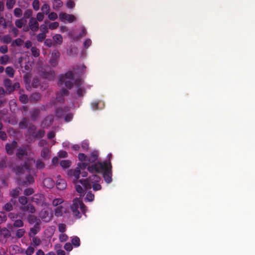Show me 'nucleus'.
<instances>
[{
    "mask_svg": "<svg viewBox=\"0 0 255 255\" xmlns=\"http://www.w3.org/2000/svg\"><path fill=\"white\" fill-rule=\"evenodd\" d=\"M112 166L111 162H108L107 160L103 162H98L89 166L88 170L91 173H102L105 181L107 183L112 181Z\"/></svg>",
    "mask_w": 255,
    "mask_h": 255,
    "instance_id": "1",
    "label": "nucleus"
},
{
    "mask_svg": "<svg viewBox=\"0 0 255 255\" xmlns=\"http://www.w3.org/2000/svg\"><path fill=\"white\" fill-rule=\"evenodd\" d=\"M30 166L25 162L23 164L18 165L14 168V171L16 173L17 177H20V176L24 173L25 170H29Z\"/></svg>",
    "mask_w": 255,
    "mask_h": 255,
    "instance_id": "2",
    "label": "nucleus"
},
{
    "mask_svg": "<svg viewBox=\"0 0 255 255\" xmlns=\"http://www.w3.org/2000/svg\"><path fill=\"white\" fill-rule=\"evenodd\" d=\"M18 183L21 186H25L28 184H31L34 182V179L33 177L29 174L25 177V180H22L21 177H17Z\"/></svg>",
    "mask_w": 255,
    "mask_h": 255,
    "instance_id": "3",
    "label": "nucleus"
},
{
    "mask_svg": "<svg viewBox=\"0 0 255 255\" xmlns=\"http://www.w3.org/2000/svg\"><path fill=\"white\" fill-rule=\"evenodd\" d=\"M28 26L30 29L33 33L37 31L39 29V25L38 22L35 17H31L28 21Z\"/></svg>",
    "mask_w": 255,
    "mask_h": 255,
    "instance_id": "4",
    "label": "nucleus"
},
{
    "mask_svg": "<svg viewBox=\"0 0 255 255\" xmlns=\"http://www.w3.org/2000/svg\"><path fill=\"white\" fill-rule=\"evenodd\" d=\"M81 171L79 167H77L75 169H70L68 172V175L71 177H74L73 182L78 181V180L80 177Z\"/></svg>",
    "mask_w": 255,
    "mask_h": 255,
    "instance_id": "5",
    "label": "nucleus"
},
{
    "mask_svg": "<svg viewBox=\"0 0 255 255\" xmlns=\"http://www.w3.org/2000/svg\"><path fill=\"white\" fill-rule=\"evenodd\" d=\"M68 94V91L63 88L59 92L57 93L55 98L56 99L57 102H58L59 104L62 105L65 101L64 96H67Z\"/></svg>",
    "mask_w": 255,
    "mask_h": 255,
    "instance_id": "6",
    "label": "nucleus"
},
{
    "mask_svg": "<svg viewBox=\"0 0 255 255\" xmlns=\"http://www.w3.org/2000/svg\"><path fill=\"white\" fill-rule=\"evenodd\" d=\"M59 19L61 21L66 20L69 23H71L76 20V17L73 14H67L65 12H61L59 14Z\"/></svg>",
    "mask_w": 255,
    "mask_h": 255,
    "instance_id": "7",
    "label": "nucleus"
},
{
    "mask_svg": "<svg viewBox=\"0 0 255 255\" xmlns=\"http://www.w3.org/2000/svg\"><path fill=\"white\" fill-rule=\"evenodd\" d=\"M73 74L72 71H69L65 74V75H61L59 76L58 84L59 86H62L65 80H67L66 79L68 80H71L73 79Z\"/></svg>",
    "mask_w": 255,
    "mask_h": 255,
    "instance_id": "8",
    "label": "nucleus"
},
{
    "mask_svg": "<svg viewBox=\"0 0 255 255\" xmlns=\"http://www.w3.org/2000/svg\"><path fill=\"white\" fill-rule=\"evenodd\" d=\"M60 56V53L58 51H55L52 53L51 57L50 60V63L52 66L55 67L58 64V60Z\"/></svg>",
    "mask_w": 255,
    "mask_h": 255,
    "instance_id": "9",
    "label": "nucleus"
},
{
    "mask_svg": "<svg viewBox=\"0 0 255 255\" xmlns=\"http://www.w3.org/2000/svg\"><path fill=\"white\" fill-rule=\"evenodd\" d=\"M54 118L52 115H49L45 118L41 123V127L43 128L50 127L53 123Z\"/></svg>",
    "mask_w": 255,
    "mask_h": 255,
    "instance_id": "10",
    "label": "nucleus"
},
{
    "mask_svg": "<svg viewBox=\"0 0 255 255\" xmlns=\"http://www.w3.org/2000/svg\"><path fill=\"white\" fill-rule=\"evenodd\" d=\"M17 143L16 141L13 140L11 144L7 143L5 145V150L7 154L11 155L13 154V150L16 147Z\"/></svg>",
    "mask_w": 255,
    "mask_h": 255,
    "instance_id": "11",
    "label": "nucleus"
},
{
    "mask_svg": "<svg viewBox=\"0 0 255 255\" xmlns=\"http://www.w3.org/2000/svg\"><path fill=\"white\" fill-rule=\"evenodd\" d=\"M57 178L58 179L56 184L57 188L61 190L65 189L67 186L66 181L64 179L61 178L60 175L58 176Z\"/></svg>",
    "mask_w": 255,
    "mask_h": 255,
    "instance_id": "12",
    "label": "nucleus"
},
{
    "mask_svg": "<svg viewBox=\"0 0 255 255\" xmlns=\"http://www.w3.org/2000/svg\"><path fill=\"white\" fill-rule=\"evenodd\" d=\"M40 224H37L36 225H34L33 227L30 228L28 233L29 237L35 236V235L40 231Z\"/></svg>",
    "mask_w": 255,
    "mask_h": 255,
    "instance_id": "13",
    "label": "nucleus"
},
{
    "mask_svg": "<svg viewBox=\"0 0 255 255\" xmlns=\"http://www.w3.org/2000/svg\"><path fill=\"white\" fill-rule=\"evenodd\" d=\"M28 223L31 224L36 225L37 224H41V222L40 220L36 216L32 215H30L27 217Z\"/></svg>",
    "mask_w": 255,
    "mask_h": 255,
    "instance_id": "14",
    "label": "nucleus"
},
{
    "mask_svg": "<svg viewBox=\"0 0 255 255\" xmlns=\"http://www.w3.org/2000/svg\"><path fill=\"white\" fill-rule=\"evenodd\" d=\"M68 107L64 108H57L56 110V116L58 118H61L68 111Z\"/></svg>",
    "mask_w": 255,
    "mask_h": 255,
    "instance_id": "15",
    "label": "nucleus"
},
{
    "mask_svg": "<svg viewBox=\"0 0 255 255\" xmlns=\"http://www.w3.org/2000/svg\"><path fill=\"white\" fill-rule=\"evenodd\" d=\"M44 185L47 188H51L54 187L55 182L54 180L50 178H46L43 181Z\"/></svg>",
    "mask_w": 255,
    "mask_h": 255,
    "instance_id": "16",
    "label": "nucleus"
},
{
    "mask_svg": "<svg viewBox=\"0 0 255 255\" xmlns=\"http://www.w3.org/2000/svg\"><path fill=\"white\" fill-rule=\"evenodd\" d=\"M70 208L74 216H75L77 219L81 218V214L78 210L79 208L77 207L74 202L71 205Z\"/></svg>",
    "mask_w": 255,
    "mask_h": 255,
    "instance_id": "17",
    "label": "nucleus"
},
{
    "mask_svg": "<svg viewBox=\"0 0 255 255\" xmlns=\"http://www.w3.org/2000/svg\"><path fill=\"white\" fill-rule=\"evenodd\" d=\"M79 182L83 185L85 190L91 188V184L92 183L89 181V180L88 178H86L85 179H81L79 180Z\"/></svg>",
    "mask_w": 255,
    "mask_h": 255,
    "instance_id": "18",
    "label": "nucleus"
},
{
    "mask_svg": "<svg viewBox=\"0 0 255 255\" xmlns=\"http://www.w3.org/2000/svg\"><path fill=\"white\" fill-rule=\"evenodd\" d=\"M27 152L25 148L17 149L16 156L17 158L21 159L25 155H27Z\"/></svg>",
    "mask_w": 255,
    "mask_h": 255,
    "instance_id": "19",
    "label": "nucleus"
},
{
    "mask_svg": "<svg viewBox=\"0 0 255 255\" xmlns=\"http://www.w3.org/2000/svg\"><path fill=\"white\" fill-rule=\"evenodd\" d=\"M65 212V209L62 205L58 206L55 209V215L57 217L62 216Z\"/></svg>",
    "mask_w": 255,
    "mask_h": 255,
    "instance_id": "20",
    "label": "nucleus"
},
{
    "mask_svg": "<svg viewBox=\"0 0 255 255\" xmlns=\"http://www.w3.org/2000/svg\"><path fill=\"white\" fill-rule=\"evenodd\" d=\"M40 114V110L38 108H34L30 112L31 118L33 120H35L38 117Z\"/></svg>",
    "mask_w": 255,
    "mask_h": 255,
    "instance_id": "21",
    "label": "nucleus"
},
{
    "mask_svg": "<svg viewBox=\"0 0 255 255\" xmlns=\"http://www.w3.org/2000/svg\"><path fill=\"white\" fill-rule=\"evenodd\" d=\"M73 202L75 204L78 208L80 209L82 212L84 213L85 212V210L86 207L82 201L79 200L78 199H76L73 201Z\"/></svg>",
    "mask_w": 255,
    "mask_h": 255,
    "instance_id": "22",
    "label": "nucleus"
},
{
    "mask_svg": "<svg viewBox=\"0 0 255 255\" xmlns=\"http://www.w3.org/2000/svg\"><path fill=\"white\" fill-rule=\"evenodd\" d=\"M21 209L23 211H27L31 214H33L35 212V207L32 204L30 203L28 204L27 205L22 207Z\"/></svg>",
    "mask_w": 255,
    "mask_h": 255,
    "instance_id": "23",
    "label": "nucleus"
},
{
    "mask_svg": "<svg viewBox=\"0 0 255 255\" xmlns=\"http://www.w3.org/2000/svg\"><path fill=\"white\" fill-rule=\"evenodd\" d=\"M26 19H24L23 18H21L15 20V25L17 27L21 28L23 26L26 24Z\"/></svg>",
    "mask_w": 255,
    "mask_h": 255,
    "instance_id": "24",
    "label": "nucleus"
},
{
    "mask_svg": "<svg viewBox=\"0 0 255 255\" xmlns=\"http://www.w3.org/2000/svg\"><path fill=\"white\" fill-rule=\"evenodd\" d=\"M98 157V154L97 151H93L91 153L88 160L90 163H93L95 162Z\"/></svg>",
    "mask_w": 255,
    "mask_h": 255,
    "instance_id": "25",
    "label": "nucleus"
},
{
    "mask_svg": "<svg viewBox=\"0 0 255 255\" xmlns=\"http://www.w3.org/2000/svg\"><path fill=\"white\" fill-rule=\"evenodd\" d=\"M79 181L74 182L75 183V188L76 191L80 194V196H84L85 194V191L83 190L81 185L78 184Z\"/></svg>",
    "mask_w": 255,
    "mask_h": 255,
    "instance_id": "26",
    "label": "nucleus"
},
{
    "mask_svg": "<svg viewBox=\"0 0 255 255\" xmlns=\"http://www.w3.org/2000/svg\"><path fill=\"white\" fill-rule=\"evenodd\" d=\"M30 237L32 238V242L31 243V246L33 245L35 247H37L39 246L41 243V241L38 237L36 236H32Z\"/></svg>",
    "mask_w": 255,
    "mask_h": 255,
    "instance_id": "27",
    "label": "nucleus"
},
{
    "mask_svg": "<svg viewBox=\"0 0 255 255\" xmlns=\"http://www.w3.org/2000/svg\"><path fill=\"white\" fill-rule=\"evenodd\" d=\"M41 99V95L39 93H32L30 97V100L32 102H37Z\"/></svg>",
    "mask_w": 255,
    "mask_h": 255,
    "instance_id": "28",
    "label": "nucleus"
},
{
    "mask_svg": "<svg viewBox=\"0 0 255 255\" xmlns=\"http://www.w3.org/2000/svg\"><path fill=\"white\" fill-rule=\"evenodd\" d=\"M88 179L93 184L96 182H99L101 180V178L99 176L93 174L90 176Z\"/></svg>",
    "mask_w": 255,
    "mask_h": 255,
    "instance_id": "29",
    "label": "nucleus"
},
{
    "mask_svg": "<svg viewBox=\"0 0 255 255\" xmlns=\"http://www.w3.org/2000/svg\"><path fill=\"white\" fill-rule=\"evenodd\" d=\"M32 14H33L32 10L31 9H27L24 11V12L23 13V17L22 18H23L24 19H26H26H28V18L30 19L31 17H32Z\"/></svg>",
    "mask_w": 255,
    "mask_h": 255,
    "instance_id": "30",
    "label": "nucleus"
},
{
    "mask_svg": "<svg viewBox=\"0 0 255 255\" xmlns=\"http://www.w3.org/2000/svg\"><path fill=\"white\" fill-rule=\"evenodd\" d=\"M20 190L19 188H16L11 190L10 191V196L12 198H16L19 194Z\"/></svg>",
    "mask_w": 255,
    "mask_h": 255,
    "instance_id": "31",
    "label": "nucleus"
},
{
    "mask_svg": "<svg viewBox=\"0 0 255 255\" xmlns=\"http://www.w3.org/2000/svg\"><path fill=\"white\" fill-rule=\"evenodd\" d=\"M44 135L45 131L42 129H39L36 132H35L34 135H33V138L40 139L42 138Z\"/></svg>",
    "mask_w": 255,
    "mask_h": 255,
    "instance_id": "32",
    "label": "nucleus"
},
{
    "mask_svg": "<svg viewBox=\"0 0 255 255\" xmlns=\"http://www.w3.org/2000/svg\"><path fill=\"white\" fill-rule=\"evenodd\" d=\"M41 10L43 13L47 15L50 12V6L48 4L45 3L41 6Z\"/></svg>",
    "mask_w": 255,
    "mask_h": 255,
    "instance_id": "33",
    "label": "nucleus"
},
{
    "mask_svg": "<svg viewBox=\"0 0 255 255\" xmlns=\"http://www.w3.org/2000/svg\"><path fill=\"white\" fill-rule=\"evenodd\" d=\"M35 163V167L37 169H43L45 167V164L41 160L38 159L36 161L34 160Z\"/></svg>",
    "mask_w": 255,
    "mask_h": 255,
    "instance_id": "34",
    "label": "nucleus"
},
{
    "mask_svg": "<svg viewBox=\"0 0 255 255\" xmlns=\"http://www.w3.org/2000/svg\"><path fill=\"white\" fill-rule=\"evenodd\" d=\"M54 41L57 44H61L63 41V38L61 35L56 34L53 37Z\"/></svg>",
    "mask_w": 255,
    "mask_h": 255,
    "instance_id": "35",
    "label": "nucleus"
},
{
    "mask_svg": "<svg viewBox=\"0 0 255 255\" xmlns=\"http://www.w3.org/2000/svg\"><path fill=\"white\" fill-rule=\"evenodd\" d=\"M5 73L9 77L12 78L14 76V70L12 67L8 66L5 69Z\"/></svg>",
    "mask_w": 255,
    "mask_h": 255,
    "instance_id": "36",
    "label": "nucleus"
},
{
    "mask_svg": "<svg viewBox=\"0 0 255 255\" xmlns=\"http://www.w3.org/2000/svg\"><path fill=\"white\" fill-rule=\"evenodd\" d=\"M71 162L69 160H62L60 162V165L64 168L69 167Z\"/></svg>",
    "mask_w": 255,
    "mask_h": 255,
    "instance_id": "37",
    "label": "nucleus"
},
{
    "mask_svg": "<svg viewBox=\"0 0 255 255\" xmlns=\"http://www.w3.org/2000/svg\"><path fill=\"white\" fill-rule=\"evenodd\" d=\"M72 245H73L75 247H78L80 245V240L79 237L77 236L74 237L72 241Z\"/></svg>",
    "mask_w": 255,
    "mask_h": 255,
    "instance_id": "38",
    "label": "nucleus"
},
{
    "mask_svg": "<svg viewBox=\"0 0 255 255\" xmlns=\"http://www.w3.org/2000/svg\"><path fill=\"white\" fill-rule=\"evenodd\" d=\"M95 195L93 193H92L91 191H89L88 192L85 199V201L91 202L94 200Z\"/></svg>",
    "mask_w": 255,
    "mask_h": 255,
    "instance_id": "39",
    "label": "nucleus"
},
{
    "mask_svg": "<svg viewBox=\"0 0 255 255\" xmlns=\"http://www.w3.org/2000/svg\"><path fill=\"white\" fill-rule=\"evenodd\" d=\"M36 127L34 125H31L29 126L27 128V133L28 134L32 135L33 137V135H34L36 130Z\"/></svg>",
    "mask_w": 255,
    "mask_h": 255,
    "instance_id": "40",
    "label": "nucleus"
},
{
    "mask_svg": "<svg viewBox=\"0 0 255 255\" xmlns=\"http://www.w3.org/2000/svg\"><path fill=\"white\" fill-rule=\"evenodd\" d=\"M9 57L7 55H4L0 57V63L1 64L5 65L9 61Z\"/></svg>",
    "mask_w": 255,
    "mask_h": 255,
    "instance_id": "41",
    "label": "nucleus"
},
{
    "mask_svg": "<svg viewBox=\"0 0 255 255\" xmlns=\"http://www.w3.org/2000/svg\"><path fill=\"white\" fill-rule=\"evenodd\" d=\"M24 225L23 222L21 219H17L14 221L13 226L15 228H21Z\"/></svg>",
    "mask_w": 255,
    "mask_h": 255,
    "instance_id": "42",
    "label": "nucleus"
},
{
    "mask_svg": "<svg viewBox=\"0 0 255 255\" xmlns=\"http://www.w3.org/2000/svg\"><path fill=\"white\" fill-rule=\"evenodd\" d=\"M23 42L24 41L22 39H21V38H18L12 42L11 46H20L22 44Z\"/></svg>",
    "mask_w": 255,
    "mask_h": 255,
    "instance_id": "43",
    "label": "nucleus"
},
{
    "mask_svg": "<svg viewBox=\"0 0 255 255\" xmlns=\"http://www.w3.org/2000/svg\"><path fill=\"white\" fill-rule=\"evenodd\" d=\"M54 8L56 10L59 9L63 5V2L61 0H53Z\"/></svg>",
    "mask_w": 255,
    "mask_h": 255,
    "instance_id": "44",
    "label": "nucleus"
},
{
    "mask_svg": "<svg viewBox=\"0 0 255 255\" xmlns=\"http://www.w3.org/2000/svg\"><path fill=\"white\" fill-rule=\"evenodd\" d=\"M16 2L15 0H6V6L7 9H11Z\"/></svg>",
    "mask_w": 255,
    "mask_h": 255,
    "instance_id": "45",
    "label": "nucleus"
},
{
    "mask_svg": "<svg viewBox=\"0 0 255 255\" xmlns=\"http://www.w3.org/2000/svg\"><path fill=\"white\" fill-rule=\"evenodd\" d=\"M64 200L62 198H56L53 200L52 205L55 207H58L63 203Z\"/></svg>",
    "mask_w": 255,
    "mask_h": 255,
    "instance_id": "46",
    "label": "nucleus"
},
{
    "mask_svg": "<svg viewBox=\"0 0 255 255\" xmlns=\"http://www.w3.org/2000/svg\"><path fill=\"white\" fill-rule=\"evenodd\" d=\"M4 85L6 88L7 90L10 92L12 86V81L9 79H6L4 80Z\"/></svg>",
    "mask_w": 255,
    "mask_h": 255,
    "instance_id": "47",
    "label": "nucleus"
},
{
    "mask_svg": "<svg viewBox=\"0 0 255 255\" xmlns=\"http://www.w3.org/2000/svg\"><path fill=\"white\" fill-rule=\"evenodd\" d=\"M14 15L17 18H19L22 14V10L20 8H15L13 10Z\"/></svg>",
    "mask_w": 255,
    "mask_h": 255,
    "instance_id": "48",
    "label": "nucleus"
},
{
    "mask_svg": "<svg viewBox=\"0 0 255 255\" xmlns=\"http://www.w3.org/2000/svg\"><path fill=\"white\" fill-rule=\"evenodd\" d=\"M11 37L8 34L4 35L2 38L1 41L3 42V43L5 44H8L10 43L11 42Z\"/></svg>",
    "mask_w": 255,
    "mask_h": 255,
    "instance_id": "49",
    "label": "nucleus"
},
{
    "mask_svg": "<svg viewBox=\"0 0 255 255\" xmlns=\"http://www.w3.org/2000/svg\"><path fill=\"white\" fill-rule=\"evenodd\" d=\"M25 233V230L24 229H19L16 231L15 235L16 237L19 239L22 238Z\"/></svg>",
    "mask_w": 255,
    "mask_h": 255,
    "instance_id": "50",
    "label": "nucleus"
},
{
    "mask_svg": "<svg viewBox=\"0 0 255 255\" xmlns=\"http://www.w3.org/2000/svg\"><path fill=\"white\" fill-rule=\"evenodd\" d=\"M3 210L7 212L11 211L13 210V205L10 202H9L5 204L3 208Z\"/></svg>",
    "mask_w": 255,
    "mask_h": 255,
    "instance_id": "51",
    "label": "nucleus"
},
{
    "mask_svg": "<svg viewBox=\"0 0 255 255\" xmlns=\"http://www.w3.org/2000/svg\"><path fill=\"white\" fill-rule=\"evenodd\" d=\"M32 7L33 9L35 11H37L39 9L40 3L39 0H33L32 3Z\"/></svg>",
    "mask_w": 255,
    "mask_h": 255,
    "instance_id": "52",
    "label": "nucleus"
},
{
    "mask_svg": "<svg viewBox=\"0 0 255 255\" xmlns=\"http://www.w3.org/2000/svg\"><path fill=\"white\" fill-rule=\"evenodd\" d=\"M31 51L32 55L35 57H37L39 56V50L36 47H31Z\"/></svg>",
    "mask_w": 255,
    "mask_h": 255,
    "instance_id": "53",
    "label": "nucleus"
},
{
    "mask_svg": "<svg viewBox=\"0 0 255 255\" xmlns=\"http://www.w3.org/2000/svg\"><path fill=\"white\" fill-rule=\"evenodd\" d=\"M49 104L50 106H54L56 108H58L59 105H60V104L57 102L56 99L54 98H51Z\"/></svg>",
    "mask_w": 255,
    "mask_h": 255,
    "instance_id": "54",
    "label": "nucleus"
},
{
    "mask_svg": "<svg viewBox=\"0 0 255 255\" xmlns=\"http://www.w3.org/2000/svg\"><path fill=\"white\" fill-rule=\"evenodd\" d=\"M49 150L47 148H44L42 149L41 153V156L44 159H48Z\"/></svg>",
    "mask_w": 255,
    "mask_h": 255,
    "instance_id": "55",
    "label": "nucleus"
},
{
    "mask_svg": "<svg viewBox=\"0 0 255 255\" xmlns=\"http://www.w3.org/2000/svg\"><path fill=\"white\" fill-rule=\"evenodd\" d=\"M46 35L43 33H40L36 36V39L38 42H42L45 39Z\"/></svg>",
    "mask_w": 255,
    "mask_h": 255,
    "instance_id": "56",
    "label": "nucleus"
},
{
    "mask_svg": "<svg viewBox=\"0 0 255 255\" xmlns=\"http://www.w3.org/2000/svg\"><path fill=\"white\" fill-rule=\"evenodd\" d=\"M39 28L41 33H43L46 34L48 32V27L45 24H41Z\"/></svg>",
    "mask_w": 255,
    "mask_h": 255,
    "instance_id": "57",
    "label": "nucleus"
},
{
    "mask_svg": "<svg viewBox=\"0 0 255 255\" xmlns=\"http://www.w3.org/2000/svg\"><path fill=\"white\" fill-rule=\"evenodd\" d=\"M18 201L23 205H25L27 203V198L24 196H20L18 198Z\"/></svg>",
    "mask_w": 255,
    "mask_h": 255,
    "instance_id": "58",
    "label": "nucleus"
},
{
    "mask_svg": "<svg viewBox=\"0 0 255 255\" xmlns=\"http://www.w3.org/2000/svg\"><path fill=\"white\" fill-rule=\"evenodd\" d=\"M59 238L61 242H65L68 240V236L63 233L59 235Z\"/></svg>",
    "mask_w": 255,
    "mask_h": 255,
    "instance_id": "59",
    "label": "nucleus"
},
{
    "mask_svg": "<svg viewBox=\"0 0 255 255\" xmlns=\"http://www.w3.org/2000/svg\"><path fill=\"white\" fill-rule=\"evenodd\" d=\"M34 248L31 246H30L27 248L25 251V254L26 255H32L34 253Z\"/></svg>",
    "mask_w": 255,
    "mask_h": 255,
    "instance_id": "60",
    "label": "nucleus"
},
{
    "mask_svg": "<svg viewBox=\"0 0 255 255\" xmlns=\"http://www.w3.org/2000/svg\"><path fill=\"white\" fill-rule=\"evenodd\" d=\"M47 15L48 18L51 20H54L58 17L57 14L54 12H49Z\"/></svg>",
    "mask_w": 255,
    "mask_h": 255,
    "instance_id": "61",
    "label": "nucleus"
},
{
    "mask_svg": "<svg viewBox=\"0 0 255 255\" xmlns=\"http://www.w3.org/2000/svg\"><path fill=\"white\" fill-rule=\"evenodd\" d=\"M44 13L42 12H38L36 14V19L38 22H41L43 20L44 18Z\"/></svg>",
    "mask_w": 255,
    "mask_h": 255,
    "instance_id": "62",
    "label": "nucleus"
},
{
    "mask_svg": "<svg viewBox=\"0 0 255 255\" xmlns=\"http://www.w3.org/2000/svg\"><path fill=\"white\" fill-rule=\"evenodd\" d=\"M0 26H2L4 29L7 28L5 20L3 16L0 17Z\"/></svg>",
    "mask_w": 255,
    "mask_h": 255,
    "instance_id": "63",
    "label": "nucleus"
},
{
    "mask_svg": "<svg viewBox=\"0 0 255 255\" xmlns=\"http://www.w3.org/2000/svg\"><path fill=\"white\" fill-rule=\"evenodd\" d=\"M92 188L95 191H96L100 190L102 189V186L98 182H96L92 184Z\"/></svg>",
    "mask_w": 255,
    "mask_h": 255,
    "instance_id": "64",
    "label": "nucleus"
}]
</instances>
